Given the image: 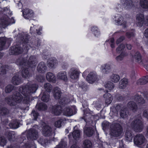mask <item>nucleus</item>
<instances>
[{"label": "nucleus", "instance_id": "nucleus-1", "mask_svg": "<svg viewBox=\"0 0 148 148\" xmlns=\"http://www.w3.org/2000/svg\"><path fill=\"white\" fill-rule=\"evenodd\" d=\"M38 86L36 84L28 83L19 88V91L23 95V97L19 93L16 92L12 97L6 98L5 101L11 106H14L16 103H20L22 99L25 103H27L29 101L31 94L35 92Z\"/></svg>", "mask_w": 148, "mask_h": 148}, {"label": "nucleus", "instance_id": "nucleus-2", "mask_svg": "<svg viewBox=\"0 0 148 148\" xmlns=\"http://www.w3.org/2000/svg\"><path fill=\"white\" fill-rule=\"evenodd\" d=\"M16 63L23 68L25 66L33 68L35 66L37 62L36 57L34 56H31L27 61H26L25 59H20L16 60Z\"/></svg>", "mask_w": 148, "mask_h": 148}, {"label": "nucleus", "instance_id": "nucleus-3", "mask_svg": "<svg viewBox=\"0 0 148 148\" xmlns=\"http://www.w3.org/2000/svg\"><path fill=\"white\" fill-rule=\"evenodd\" d=\"M140 116L138 119L135 118L131 123V127L136 132H141L143 128V125Z\"/></svg>", "mask_w": 148, "mask_h": 148}, {"label": "nucleus", "instance_id": "nucleus-4", "mask_svg": "<svg viewBox=\"0 0 148 148\" xmlns=\"http://www.w3.org/2000/svg\"><path fill=\"white\" fill-rule=\"evenodd\" d=\"M111 134L115 137L119 136L122 132V127L119 124L112 125L111 127Z\"/></svg>", "mask_w": 148, "mask_h": 148}, {"label": "nucleus", "instance_id": "nucleus-5", "mask_svg": "<svg viewBox=\"0 0 148 148\" xmlns=\"http://www.w3.org/2000/svg\"><path fill=\"white\" fill-rule=\"evenodd\" d=\"M134 141V144L137 146L141 145L147 142L144 136L141 134H138L135 136Z\"/></svg>", "mask_w": 148, "mask_h": 148}, {"label": "nucleus", "instance_id": "nucleus-6", "mask_svg": "<svg viewBox=\"0 0 148 148\" xmlns=\"http://www.w3.org/2000/svg\"><path fill=\"white\" fill-rule=\"evenodd\" d=\"M62 112L64 115L70 116L76 113V108L74 106L66 107L63 109Z\"/></svg>", "mask_w": 148, "mask_h": 148}, {"label": "nucleus", "instance_id": "nucleus-7", "mask_svg": "<svg viewBox=\"0 0 148 148\" xmlns=\"http://www.w3.org/2000/svg\"><path fill=\"white\" fill-rule=\"evenodd\" d=\"M144 16L143 14H139L136 16V24L138 26L141 27L143 23L147 24L148 25V16L147 17L146 21H144Z\"/></svg>", "mask_w": 148, "mask_h": 148}, {"label": "nucleus", "instance_id": "nucleus-8", "mask_svg": "<svg viewBox=\"0 0 148 148\" xmlns=\"http://www.w3.org/2000/svg\"><path fill=\"white\" fill-rule=\"evenodd\" d=\"M42 134L45 136H49L52 134L51 127L48 125L44 126L42 128Z\"/></svg>", "mask_w": 148, "mask_h": 148}, {"label": "nucleus", "instance_id": "nucleus-9", "mask_svg": "<svg viewBox=\"0 0 148 148\" xmlns=\"http://www.w3.org/2000/svg\"><path fill=\"white\" fill-rule=\"evenodd\" d=\"M23 51V49L19 46L16 45L11 48L10 53L11 55H18L22 53Z\"/></svg>", "mask_w": 148, "mask_h": 148}, {"label": "nucleus", "instance_id": "nucleus-10", "mask_svg": "<svg viewBox=\"0 0 148 148\" xmlns=\"http://www.w3.org/2000/svg\"><path fill=\"white\" fill-rule=\"evenodd\" d=\"M97 77L96 73L95 72H91L87 76L86 80L88 83L92 84L96 81Z\"/></svg>", "mask_w": 148, "mask_h": 148}, {"label": "nucleus", "instance_id": "nucleus-11", "mask_svg": "<svg viewBox=\"0 0 148 148\" xmlns=\"http://www.w3.org/2000/svg\"><path fill=\"white\" fill-rule=\"evenodd\" d=\"M76 126L74 127V131L72 134L71 133L68 136L69 138L70 139L73 137L74 139L75 140H78L80 137V131L79 130H75V128Z\"/></svg>", "mask_w": 148, "mask_h": 148}, {"label": "nucleus", "instance_id": "nucleus-12", "mask_svg": "<svg viewBox=\"0 0 148 148\" xmlns=\"http://www.w3.org/2000/svg\"><path fill=\"white\" fill-rule=\"evenodd\" d=\"M23 15L24 18L26 19H29L32 17L34 15L32 10L29 9H25L23 10Z\"/></svg>", "mask_w": 148, "mask_h": 148}, {"label": "nucleus", "instance_id": "nucleus-13", "mask_svg": "<svg viewBox=\"0 0 148 148\" xmlns=\"http://www.w3.org/2000/svg\"><path fill=\"white\" fill-rule=\"evenodd\" d=\"M62 109L61 107L59 105H56L52 107L51 113L55 115H59L61 113Z\"/></svg>", "mask_w": 148, "mask_h": 148}, {"label": "nucleus", "instance_id": "nucleus-14", "mask_svg": "<svg viewBox=\"0 0 148 148\" xmlns=\"http://www.w3.org/2000/svg\"><path fill=\"white\" fill-rule=\"evenodd\" d=\"M58 64L57 60L53 58H51L49 59L47 62V65L50 68H55Z\"/></svg>", "mask_w": 148, "mask_h": 148}, {"label": "nucleus", "instance_id": "nucleus-15", "mask_svg": "<svg viewBox=\"0 0 148 148\" xmlns=\"http://www.w3.org/2000/svg\"><path fill=\"white\" fill-rule=\"evenodd\" d=\"M57 79L66 82L68 80L67 73L65 71H61L59 72L57 75Z\"/></svg>", "mask_w": 148, "mask_h": 148}, {"label": "nucleus", "instance_id": "nucleus-16", "mask_svg": "<svg viewBox=\"0 0 148 148\" xmlns=\"http://www.w3.org/2000/svg\"><path fill=\"white\" fill-rule=\"evenodd\" d=\"M10 19L7 16L1 18L0 20V24L3 28H5L10 23Z\"/></svg>", "mask_w": 148, "mask_h": 148}, {"label": "nucleus", "instance_id": "nucleus-17", "mask_svg": "<svg viewBox=\"0 0 148 148\" xmlns=\"http://www.w3.org/2000/svg\"><path fill=\"white\" fill-rule=\"evenodd\" d=\"M38 133L36 130L34 129L30 130L29 133L27 138H30L33 140H36L38 137Z\"/></svg>", "mask_w": 148, "mask_h": 148}, {"label": "nucleus", "instance_id": "nucleus-18", "mask_svg": "<svg viewBox=\"0 0 148 148\" xmlns=\"http://www.w3.org/2000/svg\"><path fill=\"white\" fill-rule=\"evenodd\" d=\"M70 72V76L72 79H76L78 77L79 72L78 70L74 68H72Z\"/></svg>", "mask_w": 148, "mask_h": 148}, {"label": "nucleus", "instance_id": "nucleus-19", "mask_svg": "<svg viewBox=\"0 0 148 148\" xmlns=\"http://www.w3.org/2000/svg\"><path fill=\"white\" fill-rule=\"evenodd\" d=\"M103 97L107 105L110 104L113 100L112 96L109 93H106L103 95Z\"/></svg>", "mask_w": 148, "mask_h": 148}, {"label": "nucleus", "instance_id": "nucleus-20", "mask_svg": "<svg viewBox=\"0 0 148 148\" xmlns=\"http://www.w3.org/2000/svg\"><path fill=\"white\" fill-rule=\"evenodd\" d=\"M94 132L93 129L91 127H85L84 128V133L88 136H92Z\"/></svg>", "mask_w": 148, "mask_h": 148}, {"label": "nucleus", "instance_id": "nucleus-21", "mask_svg": "<svg viewBox=\"0 0 148 148\" xmlns=\"http://www.w3.org/2000/svg\"><path fill=\"white\" fill-rule=\"evenodd\" d=\"M127 106L133 112H135L138 109L137 105L134 102L132 101H130L128 103Z\"/></svg>", "mask_w": 148, "mask_h": 148}, {"label": "nucleus", "instance_id": "nucleus-22", "mask_svg": "<svg viewBox=\"0 0 148 148\" xmlns=\"http://www.w3.org/2000/svg\"><path fill=\"white\" fill-rule=\"evenodd\" d=\"M115 21L118 25H121L123 24L124 26L125 27L126 22L123 21V17L121 15L119 14L117 15L116 16Z\"/></svg>", "mask_w": 148, "mask_h": 148}, {"label": "nucleus", "instance_id": "nucleus-23", "mask_svg": "<svg viewBox=\"0 0 148 148\" xmlns=\"http://www.w3.org/2000/svg\"><path fill=\"white\" fill-rule=\"evenodd\" d=\"M46 66L44 62L40 63L37 67L38 71L40 73H44L46 70Z\"/></svg>", "mask_w": 148, "mask_h": 148}, {"label": "nucleus", "instance_id": "nucleus-24", "mask_svg": "<svg viewBox=\"0 0 148 148\" xmlns=\"http://www.w3.org/2000/svg\"><path fill=\"white\" fill-rule=\"evenodd\" d=\"M67 142L66 138L61 139L59 144L55 148H67Z\"/></svg>", "mask_w": 148, "mask_h": 148}, {"label": "nucleus", "instance_id": "nucleus-25", "mask_svg": "<svg viewBox=\"0 0 148 148\" xmlns=\"http://www.w3.org/2000/svg\"><path fill=\"white\" fill-rule=\"evenodd\" d=\"M101 69L103 73H107L110 71L111 68L110 64H107L102 65Z\"/></svg>", "mask_w": 148, "mask_h": 148}, {"label": "nucleus", "instance_id": "nucleus-26", "mask_svg": "<svg viewBox=\"0 0 148 148\" xmlns=\"http://www.w3.org/2000/svg\"><path fill=\"white\" fill-rule=\"evenodd\" d=\"M61 92L60 89L57 87H56L54 89L53 94L55 99H59L61 96Z\"/></svg>", "mask_w": 148, "mask_h": 148}, {"label": "nucleus", "instance_id": "nucleus-27", "mask_svg": "<svg viewBox=\"0 0 148 148\" xmlns=\"http://www.w3.org/2000/svg\"><path fill=\"white\" fill-rule=\"evenodd\" d=\"M127 84V80L126 79L123 78L119 82V88L120 89L124 88Z\"/></svg>", "mask_w": 148, "mask_h": 148}, {"label": "nucleus", "instance_id": "nucleus-28", "mask_svg": "<svg viewBox=\"0 0 148 148\" xmlns=\"http://www.w3.org/2000/svg\"><path fill=\"white\" fill-rule=\"evenodd\" d=\"M148 82V76L143 77L140 78L137 81V84L138 85H143Z\"/></svg>", "mask_w": 148, "mask_h": 148}, {"label": "nucleus", "instance_id": "nucleus-29", "mask_svg": "<svg viewBox=\"0 0 148 148\" xmlns=\"http://www.w3.org/2000/svg\"><path fill=\"white\" fill-rule=\"evenodd\" d=\"M12 82L13 84L16 85H19L20 84V79L18 77V75H16L12 77Z\"/></svg>", "mask_w": 148, "mask_h": 148}, {"label": "nucleus", "instance_id": "nucleus-30", "mask_svg": "<svg viewBox=\"0 0 148 148\" xmlns=\"http://www.w3.org/2000/svg\"><path fill=\"white\" fill-rule=\"evenodd\" d=\"M46 78L49 82H55L56 78L54 75L51 73L49 72L46 75Z\"/></svg>", "mask_w": 148, "mask_h": 148}, {"label": "nucleus", "instance_id": "nucleus-31", "mask_svg": "<svg viewBox=\"0 0 148 148\" xmlns=\"http://www.w3.org/2000/svg\"><path fill=\"white\" fill-rule=\"evenodd\" d=\"M134 100L137 103L140 104H143L145 103V100L141 98L140 96L136 95L134 97Z\"/></svg>", "mask_w": 148, "mask_h": 148}, {"label": "nucleus", "instance_id": "nucleus-32", "mask_svg": "<svg viewBox=\"0 0 148 148\" xmlns=\"http://www.w3.org/2000/svg\"><path fill=\"white\" fill-rule=\"evenodd\" d=\"M120 79V76L116 74H112L110 77V80L113 82L117 83Z\"/></svg>", "mask_w": 148, "mask_h": 148}, {"label": "nucleus", "instance_id": "nucleus-33", "mask_svg": "<svg viewBox=\"0 0 148 148\" xmlns=\"http://www.w3.org/2000/svg\"><path fill=\"white\" fill-rule=\"evenodd\" d=\"M92 143L91 141L88 140H86L83 142V146L84 148H91Z\"/></svg>", "mask_w": 148, "mask_h": 148}, {"label": "nucleus", "instance_id": "nucleus-34", "mask_svg": "<svg viewBox=\"0 0 148 148\" xmlns=\"http://www.w3.org/2000/svg\"><path fill=\"white\" fill-rule=\"evenodd\" d=\"M128 114V112L127 108L125 107H123L121 110L120 115L122 118L126 117L127 115Z\"/></svg>", "mask_w": 148, "mask_h": 148}, {"label": "nucleus", "instance_id": "nucleus-35", "mask_svg": "<svg viewBox=\"0 0 148 148\" xmlns=\"http://www.w3.org/2000/svg\"><path fill=\"white\" fill-rule=\"evenodd\" d=\"M9 126L11 128L16 129L19 127V123L16 120H13L9 124Z\"/></svg>", "mask_w": 148, "mask_h": 148}, {"label": "nucleus", "instance_id": "nucleus-36", "mask_svg": "<svg viewBox=\"0 0 148 148\" xmlns=\"http://www.w3.org/2000/svg\"><path fill=\"white\" fill-rule=\"evenodd\" d=\"M140 5L144 9H148V0H140Z\"/></svg>", "mask_w": 148, "mask_h": 148}, {"label": "nucleus", "instance_id": "nucleus-37", "mask_svg": "<svg viewBox=\"0 0 148 148\" xmlns=\"http://www.w3.org/2000/svg\"><path fill=\"white\" fill-rule=\"evenodd\" d=\"M135 58L136 62L138 63H141L142 61L141 56L140 53L137 52L136 53L135 55Z\"/></svg>", "mask_w": 148, "mask_h": 148}, {"label": "nucleus", "instance_id": "nucleus-38", "mask_svg": "<svg viewBox=\"0 0 148 148\" xmlns=\"http://www.w3.org/2000/svg\"><path fill=\"white\" fill-rule=\"evenodd\" d=\"M10 140H13L15 138V133L13 132H8L5 134Z\"/></svg>", "mask_w": 148, "mask_h": 148}, {"label": "nucleus", "instance_id": "nucleus-39", "mask_svg": "<svg viewBox=\"0 0 148 148\" xmlns=\"http://www.w3.org/2000/svg\"><path fill=\"white\" fill-rule=\"evenodd\" d=\"M6 40V38L5 37L0 38V51L3 49V47L5 44Z\"/></svg>", "mask_w": 148, "mask_h": 148}, {"label": "nucleus", "instance_id": "nucleus-40", "mask_svg": "<svg viewBox=\"0 0 148 148\" xmlns=\"http://www.w3.org/2000/svg\"><path fill=\"white\" fill-rule=\"evenodd\" d=\"M49 99V95L48 93L46 92H44L41 97V100L45 102H48Z\"/></svg>", "mask_w": 148, "mask_h": 148}, {"label": "nucleus", "instance_id": "nucleus-41", "mask_svg": "<svg viewBox=\"0 0 148 148\" xmlns=\"http://www.w3.org/2000/svg\"><path fill=\"white\" fill-rule=\"evenodd\" d=\"M36 107L39 110H45L47 108L46 105L43 103H40L37 105Z\"/></svg>", "mask_w": 148, "mask_h": 148}, {"label": "nucleus", "instance_id": "nucleus-42", "mask_svg": "<svg viewBox=\"0 0 148 148\" xmlns=\"http://www.w3.org/2000/svg\"><path fill=\"white\" fill-rule=\"evenodd\" d=\"M132 134L131 131H126L125 133L126 140L129 142H130L132 140Z\"/></svg>", "mask_w": 148, "mask_h": 148}, {"label": "nucleus", "instance_id": "nucleus-43", "mask_svg": "<svg viewBox=\"0 0 148 148\" xmlns=\"http://www.w3.org/2000/svg\"><path fill=\"white\" fill-rule=\"evenodd\" d=\"M105 86L106 88L110 90L114 88V85L112 82H109L106 84Z\"/></svg>", "mask_w": 148, "mask_h": 148}, {"label": "nucleus", "instance_id": "nucleus-44", "mask_svg": "<svg viewBox=\"0 0 148 148\" xmlns=\"http://www.w3.org/2000/svg\"><path fill=\"white\" fill-rule=\"evenodd\" d=\"M44 88L46 91L48 92H50L52 89V86L49 83H46L45 84Z\"/></svg>", "mask_w": 148, "mask_h": 148}, {"label": "nucleus", "instance_id": "nucleus-45", "mask_svg": "<svg viewBox=\"0 0 148 148\" xmlns=\"http://www.w3.org/2000/svg\"><path fill=\"white\" fill-rule=\"evenodd\" d=\"M22 76L25 78H28L30 76V74L27 69L23 70L22 72Z\"/></svg>", "mask_w": 148, "mask_h": 148}, {"label": "nucleus", "instance_id": "nucleus-46", "mask_svg": "<svg viewBox=\"0 0 148 148\" xmlns=\"http://www.w3.org/2000/svg\"><path fill=\"white\" fill-rule=\"evenodd\" d=\"M126 56L127 54L126 53H122L119 56L116 57V59L118 62H120Z\"/></svg>", "mask_w": 148, "mask_h": 148}, {"label": "nucleus", "instance_id": "nucleus-47", "mask_svg": "<svg viewBox=\"0 0 148 148\" xmlns=\"http://www.w3.org/2000/svg\"><path fill=\"white\" fill-rule=\"evenodd\" d=\"M91 31L93 32L96 36H98L100 32L98 31L97 27H93L91 28Z\"/></svg>", "mask_w": 148, "mask_h": 148}, {"label": "nucleus", "instance_id": "nucleus-48", "mask_svg": "<svg viewBox=\"0 0 148 148\" xmlns=\"http://www.w3.org/2000/svg\"><path fill=\"white\" fill-rule=\"evenodd\" d=\"M123 5L125 7L131 6L132 5V1L131 0H125V2Z\"/></svg>", "mask_w": 148, "mask_h": 148}, {"label": "nucleus", "instance_id": "nucleus-49", "mask_svg": "<svg viewBox=\"0 0 148 148\" xmlns=\"http://www.w3.org/2000/svg\"><path fill=\"white\" fill-rule=\"evenodd\" d=\"M8 112V110L6 108H1L0 106V115H3L6 114Z\"/></svg>", "mask_w": 148, "mask_h": 148}, {"label": "nucleus", "instance_id": "nucleus-50", "mask_svg": "<svg viewBox=\"0 0 148 148\" xmlns=\"http://www.w3.org/2000/svg\"><path fill=\"white\" fill-rule=\"evenodd\" d=\"M13 88V86L11 85H8L5 88V91L6 93H9L11 92Z\"/></svg>", "mask_w": 148, "mask_h": 148}, {"label": "nucleus", "instance_id": "nucleus-51", "mask_svg": "<svg viewBox=\"0 0 148 148\" xmlns=\"http://www.w3.org/2000/svg\"><path fill=\"white\" fill-rule=\"evenodd\" d=\"M63 120L62 119H60L56 121L55 123V126L57 127H60L61 126L62 123L63 121Z\"/></svg>", "mask_w": 148, "mask_h": 148}, {"label": "nucleus", "instance_id": "nucleus-52", "mask_svg": "<svg viewBox=\"0 0 148 148\" xmlns=\"http://www.w3.org/2000/svg\"><path fill=\"white\" fill-rule=\"evenodd\" d=\"M6 140L4 137H0V145L1 146H4L6 143Z\"/></svg>", "mask_w": 148, "mask_h": 148}, {"label": "nucleus", "instance_id": "nucleus-53", "mask_svg": "<svg viewBox=\"0 0 148 148\" xmlns=\"http://www.w3.org/2000/svg\"><path fill=\"white\" fill-rule=\"evenodd\" d=\"M38 142L42 145H44L46 144L48 142L47 140L43 138H41L38 140Z\"/></svg>", "mask_w": 148, "mask_h": 148}, {"label": "nucleus", "instance_id": "nucleus-54", "mask_svg": "<svg viewBox=\"0 0 148 148\" xmlns=\"http://www.w3.org/2000/svg\"><path fill=\"white\" fill-rule=\"evenodd\" d=\"M125 48V45L123 44H121L117 48L116 51L117 52L123 50Z\"/></svg>", "mask_w": 148, "mask_h": 148}, {"label": "nucleus", "instance_id": "nucleus-55", "mask_svg": "<svg viewBox=\"0 0 148 148\" xmlns=\"http://www.w3.org/2000/svg\"><path fill=\"white\" fill-rule=\"evenodd\" d=\"M31 114L34 117L35 120L37 119V117L38 116V113L34 110H33L32 111Z\"/></svg>", "mask_w": 148, "mask_h": 148}, {"label": "nucleus", "instance_id": "nucleus-56", "mask_svg": "<svg viewBox=\"0 0 148 148\" xmlns=\"http://www.w3.org/2000/svg\"><path fill=\"white\" fill-rule=\"evenodd\" d=\"M6 71L5 68L2 67L0 69V74L1 75H4L6 73Z\"/></svg>", "mask_w": 148, "mask_h": 148}, {"label": "nucleus", "instance_id": "nucleus-57", "mask_svg": "<svg viewBox=\"0 0 148 148\" xmlns=\"http://www.w3.org/2000/svg\"><path fill=\"white\" fill-rule=\"evenodd\" d=\"M126 34L127 38H131L134 36V34L133 32H127Z\"/></svg>", "mask_w": 148, "mask_h": 148}, {"label": "nucleus", "instance_id": "nucleus-58", "mask_svg": "<svg viewBox=\"0 0 148 148\" xmlns=\"http://www.w3.org/2000/svg\"><path fill=\"white\" fill-rule=\"evenodd\" d=\"M125 39L124 36H121L116 41V43L117 44H118L120 42H121L123 40Z\"/></svg>", "mask_w": 148, "mask_h": 148}, {"label": "nucleus", "instance_id": "nucleus-59", "mask_svg": "<svg viewBox=\"0 0 148 148\" xmlns=\"http://www.w3.org/2000/svg\"><path fill=\"white\" fill-rule=\"evenodd\" d=\"M115 109L117 111H119L120 110H121L122 108H123L122 106H120L119 105H116V107H115Z\"/></svg>", "mask_w": 148, "mask_h": 148}, {"label": "nucleus", "instance_id": "nucleus-60", "mask_svg": "<svg viewBox=\"0 0 148 148\" xmlns=\"http://www.w3.org/2000/svg\"><path fill=\"white\" fill-rule=\"evenodd\" d=\"M143 114L145 117L148 119V111L145 110L143 112Z\"/></svg>", "mask_w": 148, "mask_h": 148}, {"label": "nucleus", "instance_id": "nucleus-61", "mask_svg": "<svg viewBox=\"0 0 148 148\" xmlns=\"http://www.w3.org/2000/svg\"><path fill=\"white\" fill-rule=\"evenodd\" d=\"M44 77H40L39 76L37 77V80L39 82H42L43 80Z\"/></svg>", "mask_w": 148, "mask_h": 148}, {"label": "nucleus", "instance_id": "nucleus-62", "mask_svg": "<svg viewBox=\"0 0 148 148\" xmlns=\"http://www.w3.org/2000/svg\"><path fill=\"white\" fill-rule=\"evenodd\" d=\"M144 35L146 37H148V28L145 31Z\"/></svg>", "mask_w": 148, "mask_h": 148}, {"label": "nucleus", "instance_id": "nucleus-63", "mask_svg": "<svg viewBox=\"0 0 148 148\" xmlns=\"http://www.w3.org/2000/svg\"><path fill=\"white\" fill-rule=\"evenodd\" d=\"M127 48L128 49L130 50L132 49V46L130 44H127L126 45Z\"/></svg>", "mask_w": 148, "mask_h": 148}, {"label": "nucleus", "instance_id": "nucleus-64", "mask_svg": "<svg viewBox=\"0 0 148 148\" xmlns=\"http://www.w3.org/2000/svg\"><path fill=\"white\" fill-rule=\"evenodd\" d=\"M70 148H80L78 146L76 145H72L71 147Z\"/></svg>", "mask_w": 148, "mask_h": 148}]
</instances>
